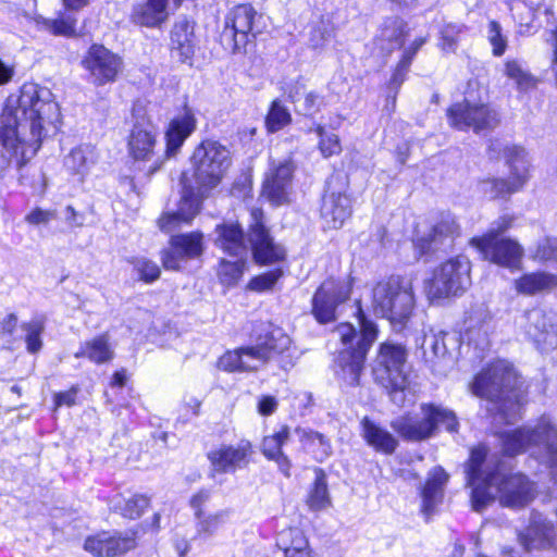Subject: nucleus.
<instances>
[{"mask_svg": "<svg viewBox=\"0 0 557 557\" xmlns=\"http://www.w3.org/2000/svg\"><path fill=\"white\" fill-rule=\"evenodd\" d=\"M445 337V333H440L424 338L423 349L425 360L430 362L432 367L441 364H443V367H447L453 361Z\"/></svg>", "mask_w": 557, "mask_h": 557, "instance_id": "38", "label": "nucleus"}, {"mask_svg": "<svg viewBox=\"0 0 557 557\" xmlns=\"http://www.w3.org/2000/svg\"><path fill=\"white\" fill-rule=\"evenodd\" d=\"M357 305L360 331L357 332L350 323H341L332 332V336L344 346L334 360L335 375L343 384L351 387L360 384L367 354L377 336L375 323L366 317L360 301Z\"/></svg>", "mask_w": 557, "mask_h": 557, "instance_id": "5", "label": "nucleus"}, {"mask_svg": "<svg viewBox=\"0 0 557 557\" xmlns=\"http://www.w3.org/2000/svg\"><path fill=\"white\" fill-rule=\"evenodd\" d=\"M54 216L55 214L53 211L36 208L33 211H30L25 219L29 224L39 225L48 223L49 221L54 219Z\"/></svg>", "mask_w": 557, "mask_h": 557, "instance_id": "62", "label": "nucleus"}, {"mask_svg": "<svg viewBox=\"0 0 557 557\" xmlns=\"http://www.w3.org/2000/svg\"><path fill=\"white\" fill-rule=\"evenodd\" d=\"M171 48L182 62L195 53L194 25L186 18L177 21L171 30Z\"/></svg>", "mask_w": 557, "mask_h": 557, "instance_id": "33", "label": "nucleus"}, {"mask_svg": "<svg viewBox=\"0 0 557 557\" xmlns=\"http://www.w3.org/2000/svg\"><path fill=\"white\" fill-rule=\"evenodd\" d=\"M106 547L108 557L125 554L136 547V535L132 532L125 535L107 536Z\"/></svg>", "mask_w": 557, "mask_h": 557, "instance_id": "49", "label": "nucleus"}, {"mask_svg": "<svg viewBox=\"0 0 557 557\" xmlns=\"http://www.w3.org/2000/svg\"><path fill=\"white\" fill-rule=\"evenodd\" d=\"M459 235V225L450 213H442L430 231L418 237L416 247L420 255L436 251L442 247L451 246L455 237Z\"/></svg>", "mask_w": 557, "mask_h": 557, "instance_id": "23", "label": "nucleus"}, {"mask_svg": "<svg viewBox=\"0 0 557 557\" xmlns=\"http://www.w3.org/2000/svg\"><path fill=\"white\" fill-rule=\"evenodd\" d=\"M290 122L292 115L288 109L281 100H273L265 116L267 131L269 133H276L287 126Z\"/></svg>", "mask_w": 557, "mask_h": 557, "instance_id": "43", "label": "nucleus"}, {"mask_svg": "<svg viewBox=\"0 0 557 557\" xmlns=\"http://www.w3.org/2000/svg\"><path fill=\"white\" fill-rule=\"evenodd\" d=\"M522 385L513 367L506 360H497L474 377L471 389L488 401L487 410L492 414L506 424H513L521 419L525 403Z\"/></svg>", "mask_w": 557, "mask_h": 557, "instance_id": "4", "label": "nucleus"}, {"mask_svg": "<svg viewBox=\"0 0 557 557\" xmlns=\"http://www.w3.org/2000/svg\"><path fill=\"white\" fill-rule=\"evenodd\" d=\"M323 104V97L318 92L310 91L305 95L302 102L300 103V110L306 115H312L320 111Z\"/></svg>", "mask_w": 557, "mask_h": 557, "instance_id": "59", "label": "nucleus"}, {"mask_svg": "<svg viewBox=\"0 0 557 557\" xmlns=\"http://www.w3.org/2000/svg\"><path fill=\"white\" fill-rule=\"evenodd\" d=\"M486 456L485 446L473 448L466 467L473 510L483 511L496 496L504 507L520 509L528 506L535 498V484L522 473L505 474L499 468L485 471Z\"/></svg>", "mask_w": 557, "mask_h": 557, "instance_id": "3", "label": "nucleus"}, {"mask_svg": "<svg viewBox=\"0 0 557 557\" xmlns=\"http://www.w3.org/2000/svg\"><path fill=\"white\" fill-rule=\"evenodd\" d=\"M252 453L248 441H240L236 445H221L208 453L212 472L234 473L249 463Z\"/></svg>", "mask_w": 557, "mask_h": 557, "instance_id": "22", "label": "nucleus"}, {"mask_svg": "<svg viewBox=\"0 0 557 557\" xmlns=\"http://www.w3.org/2000/svg\"><path fill=\"white\" fill-rule=\"evenodd\" d=\"M506 74L516 81L520 89L527 90L535 86L536 81L528 72H525L518 62L508 61L506 63Z\"/></svg>", "mask_w": 557, "mask_h": 557, "instance_id": "53", "label": "nucleus"}, {"mask_svg": "<svg viewBox=\"0 0 557 557\" xmlns=\"http://www.w3.org/2000/svg\"><path fill=\"white\" fill-rule=\"evenodd\" d=\"M214 244L224 252L234 257H247L249 246L238 223L224 222L215 226Z\"/></svg>", "mask_w": 557, "mask_h": 557, "instance_id": "26", "label": "nucleus"}, {"mask_svg": "<svg viewBox=\"0 0 557 557\" xmlns=\"http://www.w3.org/2000/svg\"><path fill=\"white\" fill-rule=\"evenodd\" d=\"M283 272L281 269H275L267 273L255 276L250 280L248 288L255 292L270 290L277 280L282 276Z\"/></svg>", "mask_w": 557, "mask_h": 557, "instance_id": "55", "label": "nucleus"}, {"mask_svg": "<svg viewBox=\"0 0 557 557\" xmlns=\"http://www.w3.org/2000/svg\"><path fill=\"white\" fill-rule=\"evenodd\" d=\"M292 344L287 334L280 327L268 324L263 329V334L257 337L256 344L250 345L255 358L262 355L264 364L275 355L285 352Z\"/></svg>", "mask_w": 557, "mask_h": 557, "instance_id": "27", "label": "nucleus"}, {"mask_svg": "<svg viewBox=\"0 0 557 557\" xmlns=\"http://www.w3.org/2000/svg\"><path fill=\"white\" fill-rule=\"evenodd\" d=\"M35 22L40 28L55 36L73 37L76 35L77 18L73 13L61 12L54 20L37 16Z\"/></svg>", "mask_w": 557, "mask_h": 557, "instance_id": "40", "label": "nucleus"}, {"mask_svg": "<svg viewBox=\"0 0 557 557\" xmlns=\"http://www.w3.org/2000/svg\"><path fill=\"white\" fill-rule=\"evenodd\" d=\"M533 258L541 262H557V237H548L540 242Z\"/></svg>", "mask_w": 557, "mask_h": 557, "instance_id": "54", "label": "nucleus"}, {"mask_svg": "<svg viewBox=\"0 0 557 557\" xmlns=\"http://www.w3.org/2000/svg\"><path fill=\"white\" fill-rule=\"evenodd\" d=\"M236 258L235 261L221 259L216 270L219 282L227 288L236 286L246 270L247 257Z\"/></svg>", "mask_w": 557, "mask_h": 557, "instance_id": "41", "label": "nucleus"}, {"mask_svg": "<svg viewBox=\"0 0 557 557\" xmlns=\"http://www.w3.org/2000/svg\"><path fill=\"white\" fill-rule=\"evenodd\" d=\"M248 243L256 262L261 264L274 263L285 257L282 246L274 244L268 230L257 222L248 234Z\"/></svg>", "mask_w": 557, "mask_h": 557, "instance_id": "25", "label": "nucleus"}, {"mask_svg": "<svg viewBox=\"0 0 557 557\" xmlns=\"http://www.w3.org/2000/svg\"><path fill=\"white\" fill-rule=\"evenodd\" d=\"M257 11L250 4H239L225 16L220 35L223 47L232 52H242L256 37Z\"/></svg>", "mask_w": 557, "mask_h": 557, "instance_id": "12", "label": "nucleus"}, {"mask_svg": "<svg viewBox=\"0 0 557 557\" xmlns=\"http://www.w3.org/2000/svg\"><path fill=\"white\" fill-rule=\"evenodd\" d=\"M332 182L322 198L320 216L323 226L330 230L341 228L352 213L351 199L346 193L331 189Z\"/></svg>", "mask_w": 557, "mask_h": 557, "instance_id": "24", "label": "nucleus"}, {"mask_svg": "<svg viewBox=\"0 0 557 557\" xmlns=\"http://www.w3.org/2000/svg\"><path fill=\"white\" fill-rule=\"evenodd\" d=\"M306 503L312 511H320L331 506L326 474L321 468L314 469V480L308 490Z\"/></svg>", "mask_w": 557, "mask_h": 557, "instance_id": "37", "label": "nucleus"}, {"mask_svg": "<svg viewBox=\"0 0 557 557\" xmlns=\"http://www.w3.org/2000/svg\"><path fill=\"white\" fill-rule=\"evenodd\" d=\"M295 169L296 165L290 157L271 161L262 185V196L273 206L288 202Z\"/></svg>", "mask_w": 557, "mask_h": 557, "instance_id": "17", "label": "nucleus"}, {"mask_svg": "<svg viewBox=\"0 0 557 557\" xmlns=\"http://www.w3.org/2000/svg\"><path fill=\"white\" fill-rule=\"evenodd\" d=\"M525 338L541 352L557 347V326L541 308L527 310L520 321Z\"/></svg>", "mask_w": 557, "mask_h": 557, "instance_id": "16", "label": "nucleus"}, {"mask_svg": "<svg viewBox=\"0 0 557 557\" xmlns=\"http://www.w3.org/2000/svg\"><path fill=\"white\" fill-rule=\"evenodd\" d=\"M75 358H88L95 363H104L113 358V350L110 347L107 335L94 337L81 345Z\"/></svg>", "mask_w": 557, "mask_h": 557, "instance_id": "39", "label": "nucleus"}, {"mask_svg": "<svg viewBox=\"0 0 557 557\" xmlns=\"http://www.w3.org/2000/svg\"><path fill=\"white\" fill-rule=\"evenodd\" d=\"M470 284V262L466 257L459 256L434 270L432 278L424 283V292L429 300L434 301L460 296Z\"/></svg>", "mask_w": 557, "mask_h": 557, "instance_id": "11", "label": "nucleus"}, {"mask_svg": "<svg viewBox=\"0 0 557 557\" xmlns=\"http://www.w3.org/2000/svg\"><path fill=\"white\" fill-rule=\"evenodd\" d=\"M157 138L158 128L151 120L145 115H135L127 140L129 156L139 162L153 160L158 144Z\"/></svg>", "mask_w": 557, "mask_h": 557, "instance_id": "21", "label": "nucleus"}, {"mask_svg": "<svg viewBox=\"0 0 557 557\" xmlns=\"http://www.w3.org/2000/svg\"><path fill=\"white\" fill-rule=\"evenodd\" d=\"M211 493L209 490H200L198 493H196L191 499H190V507L195 511L196 518L202 517V506L210 499Z\"/></svg>", "mask_w": 557, "mask_h": 557, "instance_id": "63", "label": "nucleus"}, {"mask_svg": "<svg viewBox=\"0 0 557 557\" xmlns=\"http://www.w3.org/2000/svg\"><path fill=\"white\" fill-rule=\"evenodd\" d=\"M22 331L25 332L26 349L29 354H37L42 348L41 335L45 332V320L42 318H33L28 322L21 324Z\"/></svg>", "mask_w": 557, "mask_h": 557, "instance_id": "42", "label": "nucleus"}, {"mask_svg": "<svg viewBox=\"0 0 557 557\" xmlns=\"http://www.w3.org/2000/svg\"><path fill=\"white\" fill-rule=\"evenodd\" d=\"M276 546L283 550L284 557H298L302 553H312L309 541L299 528L282 530L276 536Z\"/></svg>", "mask_w": 557, "mask_h": 557, "instance_id": "35", "label": "nucleus"}, {"mask_svg": "<svg viewBox=\"0 0 557 557\" xmlns=\"http://www.w3.org/2000/svg\"><path fill=\"white\" fill-rule=\"evenodd\" d=\"M60 110L50 89L25 83L10 95L0 114V171L22 168L38 151L48 127H57Z\"/></svg>", "mask_w": 557, "mask_h": 557, "instance_id": "1", "label": "nucleus"}, {"mask_svg": "<svg viewBox=\"0 0 557 557\" xmlns=\"http://www.w3.org/2000/svg\"><path fill=\"white\" fill-rule=\"evenodd\" d=\"M169 0H147L133 7L131 21L140 26L157 27L168 17Z\"/></svg>", "mask_w": 557, "mask_h": 557, "instance_id": "32", "label": "nucleus"}, {"mask_svg": "<svg viewBox=\"0 0 557 557\" xmlns=\"http://www.w3.org/2000/svg\"><path fill=\"white\" fill-rule=\"evenodd\" d=\"M515 20L521 27L520 33L530 32L534 26L533 22L536 15V9L523 1H518L511 8Z\"/></svg>", "mask_w": 557, "mask_h": 557, "instance_id": "50", "label": "nucleus"}, {"mask_svg": "<svg viewBox=\"0 0 557 557\" xmlns=\"http://www.w3.org/2000/svg\"><path fill=\"white\" fill-rule=\"evenodd\" d=\"M515 286L520 294L534 295L557 287V275L546 272L528 273L516 280Z\"/></svg>", "mask_w": 557, "mask_h": 557, "instance_id": "36", "label": "nucleus"}, {"mask_svg": "<svg viewBox=\"0 0 557 557\" xmlns=\"http://www.w3.org/2000/svg\"><path fill=\"white\" fill-rule=\"evenodd\" d=\"M315 132L320 138L319 149L324 158H329L341 152L342 147L336 134L326 133L324 127L321 125L317 126Z\"/></svg>", "mask_w": 557, "mask_h": 557, "instance_id": "52", "label": "nucleus"}, {"mask_svg": "<svg viewBox=\"0 0 557 557\" xmlns=\"http://www.w3.org/2000/svg\"><path fill=\"white\" fill-rule=\"evenodd\" d=\"M407 350L403 345L383 343L374 360L375 380L388 392L397 406H404L408 394H412L406 371Z\"/></svg>", "mask_w": 557, "mask_h": 557, "instance_id": "7", "label": "nucleus"}, {"mask_svg": "<svg viewBox=\"0 0 557 557\" xmlns=\"http://www.w3.org/2000/svg\"><path fill=\"white\" fill-rule=\"evenodd\" d=\"M306 440L314 446L319 447V451L317 453V458L323 460L329 457L332 453V447L329 440L321 433L310 431L305 433Z\"/></svg>", "mask_w": 557, "mask_h": 557, "instance_id": "58", "label": "nucleus"}, {"mask_svg": "<svg viewBox=\"0 0 557 557\" xmlns=\"http://www.w3.org/2000/svg\"><path fill=\"white\" fill-rule=\"evenodd\" d=\"M78 388L72 387L69 391L58 393L54 396V403L57 407L60 406H67L72 407L76 404V397H77Z\"/></svg>", "mask_w": 557, "mask_h": 557, "instance_id": "64", "label": "nucleus"}, {"mask_svg": "<svg viewBox=\"0 0 557 557\" xmlns=\"http://www.w3.org/2000/svg\"><path fill=\"white\" fill-rule=\"evenodd\" d=\"M467 30L463 24L448 23L441 29L440 47L445 52H455L458 48L460 36Z\"/></svg>", "mask_w": 557, "mask_h": 557, "instance_id": "47", "label": "nucleus"}, {"mask_svg": "<svg viewBox=\"0 0 557 557\" xmlns=\"http://www.w3.org/2000/svg\"><path fill=\"white\" fill-rule=\"evenodd\" d=\"M289 436V430L287 426H282V429L274 433L273 435L265 436L262 441L261 450L263 455L268 459H273L274 457L282 454V446L286 443Z\"/></svg>", "mask_w": 557, "mask_h": 557, "instance_id": "48", "label": "nucleus"}, {"mask_svg": "<svg viewBox=\"0 0 557 557\" xmlns=\"http://www.w3.org/2000/svg\"><path fill=\"white\" fill-rule=\"evenodd\" d=\"M503 152L510 168V175L506 178H492L482 183V189L491 198H506L519 191L528 181L529 163L525 151L519 146L503 145L498 139H492L488 145L490 158H499Z\"/></svg>", "mask_w": 557, "mask_h": 557, "instance_id": "10", "label": "nucleus"}, {"mask_svg": "<svg viewBox=\"0 0 557 557\" xmlns=\"http://www.w3.org/2000/svg\"><path fill=\"white\" fill-rule=\"evenodd\" d=\"M470 244L482 253L485 260L497 265L513 270L518 269L521 263L523 248L515 239L472 238Z\"/></svg>", "mask_w": 557, "mask_h": 557, "instance_id": "19", "label": "nucleus"}, {"mask_svg": "<svg viewBox=\"0 0 557 557\" xmlns=\"http://www.w3.org/2000/svg\"><path fill=\"white\" fill-rule=\"evenodd\" d=\"M107 535L100 534L86 539L84 548L97 557L107 556Z\"/></svg>", "mask_w": 557, "mask_h": 557, "instance_id": "60", "label": "nucleus"}, {"mask_svg": "<svg viewBox=\"0 0 557 557\" xmlns=\"http://www.w3.org/2000/svg\"><path fill=\"white\" fill-rule=\"evenodd\" d=\"M231 163V152L225 146L216 140H202L190 157L195 185L188 174L183 172L178 208L158 220L160 230L172 232L182 223L189 224L199 213L203 198L220 185Z\"/></svg>", "mask_w": 557, "mask_h": 557, "instance_id": "2", "label": "nucleus"}, {"mask_svg": "<svg viewBox=\"0 0 557 557\" xmlns=\"http://www.w3.org/2000/svg\"><path fill=\"white\" fill-rule=\"evenodd\" d=\"M262 366H264L262 355L255 358L250 346L227 351L219 359V367L228 372L257 371Z\"/></svg>", "mask_w": 557, "mask_h": 557, "instance_id": "31", "label": "nucleus"}, {"mask_svg": "<svg viewBox=\"0 0 557 557\" xmlns=\"http://www.w3.org/2000/svg\"><path fill=\"white\" fill-rule=\"evenodd\" d=\"M352 289V278L325 280L312 297V314L319 323L325 324L336 319L337 307L345 302Z\"/></svg>", "mask_w": 557, "mask_h": 557, "instance_id": "14", "label": "nucleus"}, {"mask_svg": "<svg viewBox=\"0 0 557 557\" xmlns=\"http://www.w3.org/2000/svg\"><path fill=\"white\" fill-rule=\"evenodd\" d=\"M205 251L203 234L190 232L174 235L170 239V248L162 252V263L168 270H180L183 261L197 259Z\"/></svg>", "mask_w": 557, "mask_h": 557, "instance_id": "20", "label": "nucleus"}, {"mask_svg": "<svg viewBox=\"0 0 557 557\" xmlns=\"http://www.w3.org/2000/svg\"><path fill=\"white\" fill-rule=\"evenodd\" d=\"M503 453L513 457L530 451L542 462L549 466L557 481V425L547 416L534 423L525 424L512 431L499 434Z\"/></svg>", "mask_w": 557, "mask_h": 557, "instance_id": "6", "label": "nucleus"}, {"mask_svg": "<svg viewBox=\"0 0 557 557\" xmlns=\"http://www.w3.org/2000/svg\"><path fill=\"white\" fill-rule=\"evenodd\" d=\"M448 474L442 467H435L429 472L428 480L421 488L422 512L430 517L443 502L444 488L448 482Z\"/></svg>", "mask_w": 557, "mask_h": 557, "instance_id": "29", "label": "nucleus"}, {"mask_svg": "<svg viewBox=\"0 0 557 557\" xmlns=\"http://www.w3.org/2000/svg\"><path fill=\"white\" fill-rule=\"evenodd\" d=\"M449 125L459 131L473 129L474 133L493 129L499 122V113L485 103H471L468 100L451 104L447 110Z\"/></svg>", "mask_w": 557, "mask_h": 557, "instance_id": "13", "label": "nucleus"}, {"mask_svg": "<svg viewBox=\"0 0 557 557\" xmlns=\"http://www.w3.org/2000/svg\"><path fill=\"white\" fill-rule=\"evenodd\" d=\"M82 66L88 72L95 86L114 83L123 71V59L102 45L94 44L82 60Z\"/></svg>", "mask_w": 557, "mask_h": 557, "instance_id": "15", "label": "nucleus"}, {"mask_svg": "<svg viewBox=\"0 0 557 557\" xmlns=\"http://www.w3.org/2000/svg\"><path fill=\"white\" fill-rule=\"evenodd\" d=\"M488 40L493 46V54L496 57H500L504 54L507 40L502 34V26L496 21H491L488 24Z\"/></svg>", "mask_w": 557, "mask_h": 557, "instance_id": "56", "label": "nucleus"}, {"mask_svg": "<svg viewBox=\"0 0 557 557\" xmlns=\"http://www.w3.org/2000/svg\"><path fill=\"white\" fill-rule=\"evenodd\" d=\"M372 305L376 314L388 319L394 324H404L414 308L411 280L392 275L379 282L372 292Z\"/></svg>", "mask_w": 557, "mask_h": 557, "instance_id": "8", "label": "nucleus"}, {"mask_svg": "<svg viewBox=\"0 0 557 557\" xmlns=\"http://www.w3.org/2000/svg\"><path fill=\"white\" fill-rule=\"evenodd\" d=\"M512 222L513 219L509 215L499 216L491 224L488 231L480 238H488V240H500L504 238L502 237V234L511 227Z\"/></svg>", "mask_w": 557, "mask_h": 557, "instance_id": "57", "label": "nucleus"}, {"mask_svg": "<svg viewBox=\"0 0 557 557\" xmlns=\"http://www.w3.org/2000/svg\"><path fill=\"white\" fill-rule=\"evenodd\" d=\"M227 517V511L221 510L215 513L205 515L202 512L201 518H196V532L197 535L202 539L211 537L220 528V525L224 522V519Z\"/></svg>", "mask_w": 557, "mask_h": 557, "instance_id": "46", "label": "nucleus"}, {"mask_svg": "<svg viewBox=\"0 0 557 557\" xmlns=\"http://www.w3.org/2000/svg\"><path fill=\"white\" fill-rule=\"evenodd\" d=\"M333 37V29L318 26L311 32L310 42L314 49L323 48Z\"/></svg>", "mask_w": 557, "mask_h": 557, "instance_id": "61", "label": "nucleus"}, {"mask_svg": "<svg viewBox=\"0 0 557 557\" xmlns=\"http://www.w3.org/2000/svg\"><path fill=\"white\" fill-rule=\"evenodd\" d=\"M150 499L143 494H135L129 498H119L114 503V508L121 512L122 516L136 519L139 518L144 510L149 506Z\"/></svg>", "mask_w": 557, "mask_h": 557, "instance_id": "44", "label": "nucleus"}, {"mask_svg": "<svg viewBox=\"0 0 557 557\" xmlns=\"http://www.w3.org/2000/svg\"><path fill=\"white\" fill-rule=\"evenodd\" d=\"M129 262L144 282L152 283L159 278L161 271L156 262L145 257H135Z\"/></svg>", "mask_w": 557, "mask_h": 557, "instance_id": "51", "label": "nucleus"}, {"mask_svg": "<svg viewBox=\"0 0 557 557\" xmlns=\"http://www.w3.org/2000/svg\"><path fill=\"white\" fill-rule=\"evenodd\" d=\"M98 161L95 146L85 144L73 148L64 159V166L74 175L83 180Z\"/></svg>", "mask_w": 557, "mask_h": 557, "instance_id": "34", "label": "nucleus"}, {"mask_svg": "<svg viewBox=\"0 0 557 557\" xmlns=\"http://www.w3.org/2000/svg\"><path fill=\"white\" fill-rule=\"evenodd\" d=\"M196 117L189 109H186L182 115L174 117L169 123L165 132V154L168 158L174 157L180 151L184 141L196 129Z\"/></svg>", "mask_w": 557, "mask_h": 557, "instance_id": "28", "label": "nucleus"}, {"mask_svg": "<svg viewBox=\"0 0 557 557\" xmlns=\"http://www.w3.org/2000/svg\"><path fill=\"white\" fill-rule=\"evenodd\" d=\"M518 541L528 553L532 550L557 552V533L554 523L537 511H532L529 525L518 533Z\"/></svg>", "mask_w": 557, "mask_h": 557, "instance_id": "18", "label": "nucleus"}, {"mask_svg": "<svg viewBox=\"0 0 557 557\" xmlns=\"http://www.w3.org/2000/svg\"><path fill=\"white\" fill-rule=\"evenodd\" d=\"M405 35L406 24L399 18H389L385 21L380 38L388 42L386 49L393 50L403 46Z\"/></svg>", "mask_w": 557, "mask_h": 557, "instance_id": "45", "label": "nucleus"}, {"mask_svg": "<svg viewBox=\"0 0 557 557\" xmlns=\"http://www.w3.org/2000/svg\"><path fill=\"white\" fill-rule=\"evenodd\" d=\"M361 434L366 443L379 453L392 455L397 446V438L386 429L364 417L361 422Z\"/></svg>", "mask_w": 557, "mask_h": 557, "instance_id": "30", "label": "nucleus"}, {"mask_svg": "<svg viewBox=\"0 0 557 557\" xmlns=\"http://www.w3.org/2000/svg\"><path fill=\"white\" fill-rule=\"evenodd\" d=\"M421 417H404L392 423L393 429L405 440L420 442L436 434L440 428L456 433L459 421L456 413L442 405L423 403Z\"/></svg>", "mask_w": 557, "mask_h": 557, "instance_id": "9", "label": "nucleus"}]
</instances>
